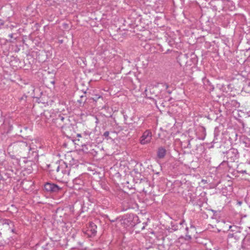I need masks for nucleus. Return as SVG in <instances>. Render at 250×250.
<instances>
[{
  "label": "nucleus",
  "instance_id": "nucleus-1",
  "mask_svg": "<svg viewBox=\"0 0 250 250\" xmlns=\"http://www.w3.org/2000/svg\"><path fill=\"white\" fill-rule=\"evenodd\" d=\"M37 146L35 148L33 146H28L26 142L18 141L14 142L9 146L8 150H13L15 153L22 156L24 158H31L37 155L36 152Z\"/></svg>",
  "mask_w": 250,
  "mask_h": 250
},
{
  "label": "nucleus",
  "instance_id": "nucleus-2",
  "mask_svg": "<svg viewBox=\"0 0 250 250\" xmlns=\"http://www.w3.org/2000/svg\"><path fill=\"white\" fill-rule=\"evenodd\" d=\"M50 172L54 175L56 178L62 177L63 175H69L70 168L67 165V162L61 160L49 166Z\"/></svg>",
  "mask_w": 250,
  "mask_h": 250
},
{
  "label": "nucleus",
  "instance_id": "nucleus-3",
  "mask_svg": "<svg viewBox=\"0 0 250 250\" xmlns=\"http://www.w3.org/2000/svg\"><path fill=\"white\" fill-rule=\"evenodd\" d=\"M0 229L12 233H15V231L13 222L9 219H0Z\"/></svg>",
  "mask_w": 250,
  "mask_h": 250
},
{
  "label": "nucleus",
  "instance_id": "nucleus-4",
  "mask_svg": "<svg viewBox=\"0 0 250 250\" xmlns=\"http://www.w3.org/2000/svg\"><path fill=\"white\" fill-rule=\"evenodd\" d=\"M152 139V133L150 130L147 129L143 132L142 135L140 138V143L142 145H145L150 143Z\"/></svg>",
  "mask_w": 250,
  "mask_h": 250
},
{
  "label": "nucleus",
  "instance_id": "nucleus-5",
  "mask_svg": "<svg viewBox=\"0 0 250 250\" xmlns=\"http://www.w3.org/2000/svg\"><path fill=\"white\" fill-rule=\"evenodd\" d=\"M226 155L228 160L231 162H234L239 158L238 150L234 148H232L227 151Z\"/></svg>",
  "mask_w": 250,
  "mask_h": 250
},
{
  "label": "nucleus",
  "instance_id": "nucleus-6",
  "mask_svg": "<svg viewBox=\"0 0 250 250\" xmlns=\"http://www.w3.org/2000/svg\"><path fill=\"white\" fill-rule=\"evenodd\" d=\"M44 189L46 191L51 193L58 192L61 189V188L59 187L58 185L51 183H46L44 185Z\"/></svg>",
  "mask_w": 250,
  "mask_h": 250
},
{
  "label": "nucleus",
  "instance_id": "nucleus-7",
  "mask_svg": "<svg viewBox=\"0 0 250 250\" xmlns=\"http://www.w3.org/2000/svg\"><path fill=\"white\" fill-rule=\"evenodd\" d=\"M184 225H186V222L184 220H182L179 224L171 222L170 231H175L178 230H180L184 227Z\"/></svg>",
  "mask_w": 250,
  "mask_h": 250
},
{
  "label": "nucleus",
  "instance_id": "nucleus-8",
  "mask_svg": "<svg viewBox=\"0 0 250 250\" xmlns=\"http://www.w3.org/2000/svg\"><path fill=\"white\" fill-rule=\"evenodd\" d=\"M65 162H67V165L70 168L71 167L74 168L78 166L77 161L72 158L71 156L68 155L67 158H65Z\"/></svg>",
  "mask_w": 250,
  "mask_h": 250
},
{
  "label": "nucleus",
  "instance_id": "nucleus-9",
  "mask_svg": "<svg viewBox=\"0 0 250 250\" xmlns=\"http://www.w3.org/2000/svg\"><path fill=\"white\" fill-rule=\"evenodd\" d=\"M185 225L186 226L185 229L186 230V236L188 238V239H190L191 238L192 233L195 232L196 229H195V227L192 224H190V229L191 230L190 231H189L188 230L189 228L188 227H187L186 224Z\"/></svg>",
  "mask_w": 250,
  "mask_h": 250
},
{
  "label": "nucleus",
  "instance_id": "nucleus-10",
  "mask_svg": "<svg viewBox=\"0 0 250 250\" xmlns=\"http://www.w3.org/2000/svg\"><path fill=\"white\" fill-rule=\"evenodd\" d=\"M71 125L70 124H65L61 125V128L63 134L66 135H68L70 134L71 128Z\"/></svg>",
  "mask_w": 250,
  "mask_h": 250
},
{
  "label": "nucleus",
  "instance_id": "nucleus-11",
  "mask_svg": "<svg viewBox=\"0 0 250 250\" xmlns=\"http://www.w3.org/2000/svg\"><path fill=\"white\" fill-rule=\"evenodd\" d=\"M157 155L158 158L159 159H162L164 158L166 154V150L163 147H160L158 149Z\"/></svg>",
  "mask_w": 250,
  "mask_h": 250
},
{
  "label": "nucleus",
  "instance_id": "nucleus-12",
  "mask_svg": "<svg viewBox=\"0 0 250 250\" xmlns=\"http://www.w3.org/2000/svg\"><path fill=\"white\" fill-rule=\"evenodd\" d=\"M97 226L93 223L91 222L89 224L88 230L91 232V234L95 235L97 232Z\"/></svg>",
  "mask_w": 250,
  "mask_h": 250
},
{
  "label": "nucleus",
  "instance_id": "nucleus-13",
  "mask_svg": "<svg viewBox=\"0 0 250 250\" xmlns=\"http://www.w3.org/2000/svg\"><path fill=\"white\" fill-rule=\"evenodd\" d=\"M64 120H65V119L64 118V117H63V116H59L57 119V122L59 123V124L61 125V122H64Z\"/></svg>",
  "mask_w": 250,
  "mask_h": 250
},
{
  "label": "nucleus",
  "instance_id": "nucleus-14",
  "mask_svg": "<svg viewBox=\"0 0 250 250\" xmlns=\"http://www.w3.org/2000/svg\"><path fill=\"white\" fill-rule=\"evenodd\" d=\"M237 172L242 174H247V171L246 170H237Z\"/></svg>",
  "mask_w": 250,
  "mask_h": 250
},
{
  "label": "nucleus",
  "instance_id": "nucleus-15",
  "mask_svg": "<svg viewBox=\"0 0 250 250\" xmlns=\"http://www.w3.org/2000/svg\"><path fill=\"white\" fill-rule=\"evenodd\" d=\"M109 131H105V132H104V135H104L105 137H108V136H109Z\"/></svg>",
  "mask_w": 250,
  "mask_h": 250
},
{
  "label": "nucleus",
  "instance_id": "nucleus-16",
  "mask_svg": "<svg viewBox=\"0 0 250 250\" xmlns=\"http://www.w3.org/2000/svg\"><path fill=\"white\" fill-rule=\"evenodd\" d=\"M228 165V162L227 161H224L223 162H222L220 166H222V165Z\"/></svg>",
  "mask_w": 250,
  "mask_h": 250
},
{
  "label": "nucleus",
  "instance_id": "nucleus-17",
  "mask_svg": "<svg viewBox=\"0 0 250 250\" xmlns=\"http://www.w3.org/2000/svg\"><path fill=\"white\" fill-rule=\"evenodd\" d=\"M10 151H9V154H10V157L12 158V159H15L16 158V156L15 155H11L10 154Z\"/></svg>",
  "mask_w": 250,
  "mask_h": 250
},
{
  "label": "nucleus",
  "instance_id": "nucleus-18",
  "mask_svg": "<svg viewBox=\"0 0 250 250\" xmlns=\"http://www.w3.org/2000/svg\"><path fill=\"white\" fill-rule=\"evenodd\" d=\"M188 147L189 148H191V146H190V141H188Z\"/></svg>",
  "mask_w": 250,
  "mask_h": 250
},
{
  "label": "nucleus",
  "instance_id": "nucleus-19",
  "mask_svg": "<svg viewBox=\"0 0 250 250\" xmlns=\"http://www.w3.org/2000/svg\"><path fill=\"white\" fill-rule=\"evenodd\" d=\"M9 36L11 37V38H12V36H13V35L12 34H11L9 35Z\"/></svg>",
  "mask_w": 250,
  "mask_h": 250
},
{
  "label": "nucleus",
  "instance_id": "nucleus-20",
  "mask_svg": "<svg viewBox=\"0 0 250 250\" xmlns=\"http://www.w3.org/2000/svg\"><path fill=\"white\" fill-rule=\"evenodd\" d=\"M66 120L67 121H68V119H66Z\"/></svg>",
  "mask_w": 250,
  "mask_h": 250
}]
</instances>
